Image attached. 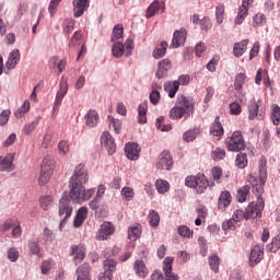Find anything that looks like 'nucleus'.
I'll list each match as a JSON object with an SVG mask.
<instances>
[{"label":"nucleus","mask_w":280,"mask_h":280,"mask_svg":"<svg viewBox=\"0 0 280 280\" xmlns=\"http://www.w3.org/2000/svg\"><path fill=\"white\" fill-rule=\"evenodd\" d=\"M268 178V172L266 170V162H261L259 165V176H255L254 174H249L247 182L252 187V194L256 196L257 200L252 201L245 208V217L246 220H255V218H261V213L264 208L266 207V202L261 195L264 194V185H266V180Z\"/></svg>","instance_id":"nucleus-1"},{"label":"nucleus","mask_w":280,"mask_h":280,"mask_svg":"<svg viewBox=\"0 0 280 280\" xmlns=\"http://www.w3.org/2000/svg\"><path fill=\"white\" fill-rule=\"evenodd\" d=\"M89 183V172L84 164H79L73 175L70 178L69 187H70V200L74 205H82V202H86L91 200L93 196H95V188L86 189L84 185Z\"/></svg>","instance_id":"nucleus-2"},{"label":"nucleus","mask_w":280,"mask_h":280,"mask_svg":"<svg viewBox=\"0 0 280 280\" xmlns=\"http://www.w3.org/2000/svg\"><path fill=\"white\" fill-rule=\"evenodd\" d=\"M196 102L192 98L178 94L174 107L171 108L168 117L173 120L189 119L194 115Z\"/></svg>","instance_id":"nucleus-3"},{"label":"nucleus","mask_w":280,"mask_h":280,"mask_svg":"<svg viewBox=\"0 0 280 280\" xmlns=\"http://www.w3.org/2000/svg\"><path fill=\"white\" fill-rule=\"evenodd\" d=\"M225 148L229 152H242V150H246V141L242 131L236 130L230 137H226Z\"/></svg>","instance_id":"nucleus-4"},{"label":"nucleus","mask_w":280,"mask_h":280,"mask_svg":"<svg viewBox=\"0 0 280 280\" xmlns=\"http://www.w3.org/2000/svg\"><path fill=\"white\" fill-rule=\"evenodd\" d=\"M56 167V161L50 158H45L42 162V168L38 177V185L45 187L49 180H51V176L54 174V170Z\"/></svg>","instance_id":"nucleus-5"},{"label":"nucleus","mask_w":280,"mask_h":280,"mask_svg":"<svg viewBox=\"0 0 280 280\" xmlns=\"http://www.w3.org/2000/svg\"><path fill=\"white\" fill-rule=\"evenodd\" d=\"M185 185L192 189H197L198 194H205V191H207V187H209V180L207 179V176L199 174L197 176L186 177Z\"/></svg>","instance_id":"nucleus-6"},{"label":"nucleus","mask_w":280,"mask_h":280,"mask_svg":"<svg viewBox=\"0 0 280 280\" xmlns=\"http://www.w3.org/2000/svg\"><path fill=\"white\" fill-rule=\"evenodd\" d=\"M73 213V207H71V195L65 194L59 201V215L62 218L60 225L65 224L69 217Z\"/></svg>","instance_id":"nucleus-7"},{"label":"nucleus","mask_w":280,"mask_h":280,"mask_svg":"<svg viewBox=\"0 0 280 280\" xmlns=\"http://www.w3.org/2000/svg\"><path fill=\"white\" fill-rule=\"evenodd\" d=\"M135 45V42L132 39H127L124 44L117 42L112 47V54L115 56V58H121V56H132V47Z\"/></svg>","instance_id":"nucleus-8"},{"label":"nucleus","mask_w":280,"mask_h":280,"mask_svg":"<svg viewBox=\"0 0 280 280\" xmlns=\"http://www.w3.org/2000/svg\"><path fill=\"white\" fill-rule=\"evenodd\" d=\"M59 91L56 94V100L52 107V115H58V112L60 110V106L62 105V100H65V95H67L69 91V84L67 81L61 80L59 83Z\"/></svg>","instance_id":"nucleus-9"},{"label":"nucleus","mask_w":280,"mask_h":280,"mask_svg":"<svg viewBox=\"0 0 280 280\" xmlns=\"http://www.w3.org/2000/svg\"><path fill=\"white\" fill-rule=\"evenodd\" d=\"M261 100L256 101L255 98L249 101L248 105V119H262L264 118V106Z\"/></svg>","instance_id":"nucleus-10"},{"label":"nucleus","mask_w":280,"mask_h":280,"mask_svg":"<svg viewBox=\"0 0 280 280\" xmlns=\"http://www.w3.org/2000/svg\"><path fill=\"white\" fill-rule=\"evenodd\" d=\"M104 272L100 273L98 280H113V272L117 270V262L113 258H107L103 261Z\"/></svg>","instance_id":"nucleus-11"},{"label":"nucleus","mask_w":280,"mask_h":280,"mask_svg":"<svg viewBox=\"0 0 280 280\" xmlns=\"http://www.w3.org/2000/svg\"><path fill=\"white\" fill-rule=\"evenodd\" d=\"M174 165V160L172 159V153L170 151H163L159 154L158 160L155 162V166L158 170H172Z\"/></svg>","instance_id":"nucleus-12"},{"label":"nucleus","mask_w":280,"mask_h":280,"mask_svg":"<svg viewBox=\"0 0 280 280\" xmlns=\"http://www.w3.org/2000/svg\"><path fill=\"white\" fill-rule=\"evenodd\" d=\"M70 255L75 266H79L81 261H84V257H86V247L83 245H72L70 247Z\"/></svg>","instance_id":"nucleus-13"},{"label":"nucleus","mask_w":280,"mask_h":280,"mask_svg":"<svg viewBox=\"0 0 280 280\" xmlns=\"http://www.w3.org/2000/svg\"><path fill=\"white\" fill-rule=\"evenodd\" d=\"M114 233L115 226L113 225V223L104 222L98 230L96 240H98V242H104V240H108V237H110V235H113Z\"/></svg>","instance_id":"nucleus-14"},{"label":"nucleus","mask_w":280,"mask_h":280,"mask_svg":"<svg viewBox=\"0 0 280 280\" xmlns=\"http://www.w3.org/2000/svg\"><path fill=\"white\" fill-rule=\"evenodd\" d=\"M101 143L104 145V148H106L108 154H115V152H117V144L115 143V139H113L110 132H103Z\"/></svg>","instance_id":"nucleus-15"},{"label":"nucleus","mask_w":280,"mask_h":280,"mask_svg":"<svg viewBox=\"0 0 280 280\" xmlns=\"http://www.w3.org/2000/svg\"><path fill=\"white\" fill-rule=\"evenodd\" d=\"M264 259V246L255 245L249 255V266L255 268Z\"/></svg>","instance_id":"nucleus-16"},{"label":"nucleus","mask_w":280,"mask_h":280,"mask_svg":"<svg viewBox=\"0 0 280 280\" xmlns=\"http://www.w3.org/2000/svg\"><path fill=\"white\" fill-rule=\"evenodd\" d=\"M140 152L141 148L135 142H128L125 147V154L130 161H137Z\"/></svg>","instance_id":"nucleus-17"},{"label":"nucleus","mask_w":280,"mask_h":280,"mask_svg":"<svg viewBox=\"0 0 280 280\" xmlns=\"http://www.w3.org/2000/svg\"><path fill=\"white\" fill-rule=\"evenodd\" d=\"M185 40H187V30L180 28L179 31L174 32L171 46L174 49H178L180 45H185Z\"/></svg>","instance_id":"nucleus-18"},{"label":"nucleus","mask_w":280,"mask_h":280,"mask_svg":"<svg viewBox=\"0 0 280 280\" xmlns=\"http://www.w3.org/2000/svg\"><path fill=\"white\" fill-rule=\"evenodd\" d=\"M74 18L80 19L84 14L85 10H89V0H74L72 2Z\"/></svg>","instance_id":"nucleus-19"},{"label":"nucleus","mask_w":280,"mask_h":280,"mask_svg":"<svg viewBox=\"0 0 280 280\" xmlns=\"http://www.w3.org/2000/svg\"><path fill=\"white\" fill-rule=\"evenodd\" d=\"M159 12H161V14L165 12V3L155 0L147 9V19H152V16L159 14Z\"/></svg>","instance_id":"nucleus-20"},{"label":"nucleus","mask_w":280,"mask_h":280,"mask_svg":"<svg viewBox=\"0 0 280 280\" xmlns=\"http://www.w3.org/2000/svg\"><path fill=\"white\" fill-rule=\"evenodd\" d=\"M14 171V158L12 155L1 156L0 155V172H12Z\"/></svg>","instance_id":"nucleus-21"},{"label":"nucleus","mask_w":280,"mask_h":280,"mask_svg":"<svg viewBox=\"0 0 280 280\" xmlns=\"http://www.w3.org/2000/svg\"><path fill=\"white\" fill-rule=\"evenodd\" d=\"M179 89L180 83L178 81H166L164 83V91L168 94V97H171V100H174V97H176V93H178Z\"/></svg>","instance_id":"nucleus-22"},{"label":"nucleus","mask_w":280,"mask_h":280,"mask_svg":"<svg viewBox=\"0 0 280 280\" xmlns=\"http://www.w3.org/2000/svg\"><path fill=\"white\" fill-rule=\"evenodd\" d=\"M249 43L250 40L248 39H243L238 43H235L233 46V56H235V58H241V56H244V54H246V49H248Z\"/></svg>","instance_id":"nucleus-23"},{"label":"nucleus","mask_w":280,"mask_h":280,"mask_svg":"<svg viewBox=\"0 0 280 280\" xmlns=\"http://www.w3.org/2000/svg\"><path fill=\"white\" fill-rule=\"evenodd\" d=\"M77 280H91V265L84 262L77 269Z\"/></svg>","instance_id":"nucleus-24"},{"label":"nucleus","mask_w":280,"mask_h":280,"mask_svg":"<svg viewBox=\"0 0 280 280\" xmlns=\"http://www.w3.org/2000/svg\"><path fill=\"white\" fill-rule=\"evenodd\" d=\"M133 270L137 277H140L141 279H145V277L150 275V271L148 270V267L143 260H136L133 262Z\"/></svg>","instance_id":"nucleus-25"},{"label":"nucleus","mask_w":280,"mask_h":280,"mask_svg":"<svg viewBox=\"0 0 280 280\" xmlns=\"http://www.w3.org/2000/svg\"><path fill=\"white\" fill-rule=\"evenodd\" d=\"M20 61H21V52L19 51V49L12 50L5 63L7 69H15L16 65H19Z\"/></svg>","instance_id":"nucleus-26"},{"label":"nucleus","mask_w":280,"mask_h":280,"mask_svg":"<svg viewBox=\"0 0 280 280\" xmlns=\"http://www.w3.org/2000/svg\"><path fill=\"white\" fill-rule=\"evenodd\" d=\"M85 126L89 128H95L100 121V114L97 112L90 109L85 115Z\"/></svg>","instance_id":"nucleus-27"},{"label":"nucleus","mask_w":280,"mask_h":280,"mask_svg":"<svg viewBox=\"0 0 280 280\" xmlns=\"http://www.w3.org/2000/svg\"><path fill=\"white\" fill-rule=\"evenodd\" d=\"M172 264H174L173 257H166L164 259V272L166 280H178V276L172 272Z\"/></svg>","instance_id":"nucleus-28"},{"label":"nucleus","mask_w":280,"mask_h":280,"mask_svg":"<svg viewBox=\"0 0 280 280\" xmlns=\"http://www.w3.org/2000/svg\"><path fill=\"white\" fill-rule=\"evenodd\" d=\"M231 200H233L231 192H229L228 190L221 192L218 201V208L221 211H224V209H226V207L231 205Z\"/></svg>","instance_id":"nucleus-29"},{"label":"nucleus","mask_w":280,"mask_h":280,"mask_svg":"<svg viewBox=\"0 0 280 280\" xmlns=\"http://www.w3.org/2000/svg\"><path fill=\"white\" fill-rule=\"evenodd\" d=\"M211 135L212 137H217L218 141H220V139H222V137L224 136V127L222 126V122H220V117H217L214 119L211 129Z\"/></svg>","instance_id":"nucleus-30"},{"label":"nucleus","mask_w":280,"mask_h":280,"mask_svg":"<svg viewBox=\"0 0 280 280\" xmlns=\"http://www.w3.org/2000/svg\"><path fill=\"white\" fill-rule=\"evenodd\" d=\"M141 233H142L141 224L139 223L133 224L128 229V240H130V242H137L139 237H141Z\"/></svg>","instance_id":"nucleus-31"},{"label":"nucleus","mask_w":280,"mask_h":280,"mask_svg":"<svg viewBox=\"0 0 280 280\" xmlns=\"http://www.w3.org/2000/svg\"><path fill=\"white\" fill-rule=\"evenodd\" d=\"M249 9H250L249 7H245L244 4H241L238 7V12L235 18V25H242V23H244L246 16H248Z\"/></svg>","instance_id":"nucleus-32"},{"label":"nucleus","mask_w":280,"mask_h":280,"mask_svg":"<svg viewBox=\"0 0 280 280\" xmlns=\"http://www.w3.org/2000/svg\"><path fill=\"white\" fill-rule=\"evenodd\" d=\"M89 207L92 211H104L106 203L102 201L101 197H94L93 200L89 202Z\"/></svg>","instance_id":"nucleus-33"},{"label":"nucleus","mask_w":280,"mask_h":280,"mask_svg":"<svg viewBox=\"0 0 280 280\" xmlns=\"http://www.w3.org/2000/svg\"><path fill=\"white\" fill-rule=\"evenodd\" d=\"M148 102H144L138 107V119L140 124H147L148 121Z\"/></svg>","instance_id":"nucleus-34"},{"label":"nucleus","mask_w":280,"mask_h":280,"mask_svg":"<svg viewBox=\"0 0 280 280\" xmlns=\"http://www.w3.org/2000/svg\"><path fill=\"white\" fill-rule=\"evenodd\" d=\"M167 42H162L160 45H158L153 50V58H156L158 60L163 58V56L167 54Z\"/></svg>","instance_id":"nucleus-35"},{"label":"nucleus","mask_w":280,"mask_h":280,"mask_svg":"<svg viewBox=\"0 0 280 280\" xmlns=\"http://www.w3.org/2000/svg\"><path fill=\"white\" fill-rule=\"evenodd\" d=\"M248 194H250V186L245 185L237 189L236 200L238 202H246V198H248Z\"/></svg>","instance_id":"nucleus-36"},{"label":"nucleus","mask_w":280,"mask_h":280,"mask_svg":"<svg viewBox=\"0 0 280 280\" xmlns=\"http://www.w3.org/2000/svg\"><path fill=\"white\" fill-rule=\"evenodd\" d=\"M198 135H200V128L196 127V128H194V129L187 130V131L183 135V139H184V141H186L187 143H190V141H196V138L198 137Z\"/></svg>","instance_id":"nucleus-37"},{"label":"nucleus","mask_w":280,"mask_h":280,"mask_svg":"<svg viewBox=\"0 0 280 280\" xmlns=\"http://www.w3.org/2000/svg\"><path fill=\"white\" fill-rule=\"evenodd\" d=\"M197 213H198V218L195 220V224L196 226H200V224H202L205 222V220H207V208L201 206V207H198L196 209Z\"/></svg>","instance_id":"nucleus-38"},{"label":"nucleus","mask_w":280,"mask_h":280,"mask_svg":"<svg viewBox=\"0 0 280 280\" xmlns=\"http://www.w3.org/2000/svg\"><path fill=\"white\" fill-rule=\"evenodd\" d=\"M245 82H246V74L237 73L234 80L235 91H237L238 93H242V88L244 86Z\"/></svg>","instance_id":"nucleus-39"},{"label":"nucleus","mask_w":280,"mask_h":280,"mask_svg":"<svg viewBox=\"0 0 280 280\" xmlns=\"http://www.w3.org/2000/svg\"><path fill=\"white\" fill-rule=\"evenodd\" d=\"M155 189L159 194H167L170 191V183L164 179H158L155 182Z\"/></svg>","instance_id":"nucleus-40"},{"label":"nucleus","mask_w":280,"mask_h":280,"mask_svg":"<svg viewBox=\"0 0 280 280\" xmlns=\"http://www.w3.org/2000/svg\"><path fill=\"white\" fill-rule=\"evenodd\" d=\"M235 165L240 170H244V167H246V165H248V158H247L246 153L241 152L236 155Z\"/></svg>","instance_id":"nucleus-41"},{"label":"nucleus","mask_w":280,"mask_h":280,"mask_svg":"<svg viewBox=\"0 0 280 280\" xmlns=\"http://www.w3.org/2000/svg\"><path fill=\"white\" fill-rule=\"evenodd\" d=\"M124 36V25L117 24L113 28L112 33V43H115V40H119V38H122Z\"/></svg>","instance_id":"nucleus-42"},{"label":"nucleus","mask_w":280,"mask_h":280,"mask_svg":"<svg viewBox=\"0 0 280 280\" xmlns=\"http://www.w3.org/2000/svg\"><path fill=\"white\" fill-rule=\"evenodd\" d=\"M271 120L273 126H279L280 124V107L277 104L271 106Z\"/></svg>","instance_id":"nucleus-43"},{"label":"nucleus","mask_w":280,"mask_h":280,"mask_svg":"<svg viewBox=\"0 0 280 280\" xmlns=\"http://www.w3.org/2000/svg\"><path fill=\"white\" fill-rule=\"evenodd\" d=\"M74 26H75V22L72 19H66L62 23L63 34L69 36V34L73 32Z\"/></svg>","instance_id":"nucleus-44"},{"label":"nucleus","mask_w":280,"mask_h":280,"mask_svg":"<svg viewBox=\"0 0 280 280\" xmlns=\"http://www.w3.org/2000/svg\"><path fill=\"white\" fill-rule=\"evenodd\" d=\"M160 222H161V217L159 215V212H156L154 210H150L149 211L150 226H153L155 229V226H159Z\"/></svg>","instance_id":"nucleus-45"},{"label":"nucleus","mask_w":280,"mask_h":280,"mask_svg":"<svg viewBox=\"0 0 280 280\" xmlns=\"http://www.w3.org/2000/svg\"><path fill=\"white\" fill-rule=\"evenodd\" d=\"M212 159L213 161H224V159H226V150L217 148L214 151H212Z\"/></svg>","instance_id":"nucleus-46"},{"label":"nucleus","mask_w":280,"mask_h":280,"mask_svg":"<svg viewBox=\"0 0 280 280\" xmlns=\"http://www.w3.org/2000/svg\"><path fill=\"white\" fill-rule=\"evenodd\" d=\"M178 234L182 235V237H187L190 240V237H194V231L189 229L187 225H180L177 228Z\"/></svg>","instance_id":"nucleus-47"},{"label":"nucleus","mask_w":280,"mask_h":280,"mask_svg":"<svg viewBox=\"0 0 280 280\" xmlns=\"http://www.w3.org/2000/svg\"><path fill=\"white\" fill-rule=\"evenodd\" d=\"M28 255H40V246L37 241L32 240L28 242Z\"/></svg>","instance_id":"nucleus-48"},{"label":"nucleus","mask_w":280,"mask_h":280,"mask_svg":"<svg viewBox=\"0 0 280 280\" xmlns=\"http://www.w3.org/2000/svg\"><path fill=\"white\" fill-rule=\"evenodd\" d=\"M51 202H54L51 196L42 197L39 199L40 207L44 211H49V209H51Z\"/></svg>","instance_id":"nucleus-49"},{"label":"nucleus","mask_w":280,"mask_h":280,"mask_svg":"<svg viewBox=\"0 0 280 280\" xmlns=\"http://www.w3.org/2000/svg\"><path fill=\"white\" fill-rule=\"evenodd\" d=\"M37 127H38V120H33L32 122L24 125L23 132L24 135L30 136L32 135V132L36 130Z\"/></svg>","instance_id":"nucleus-50"},{"label":"nucleus","mask_w":280,"mask_h":280,"mask_svg":"<svg viewBox=\"0 0 280 280\" xmlns=\"http://www.w3.org/2000/svg\"><path fill=\"white\" fill-rule=\"evenodd\" d=\"M121 196L124 198V200L130 201L135 198V189L130 188V187H124L121 189Z\"/></svg>","instance_id":"nucleus-51"},{"label":"nucleus","mask_w":280,"mask_h":280,"mask_svg":"<svg viewBox=\"0 0 280 280\" xmlns=\"http://www.w3.org/2000/svg\"><path fill=\"white\" fill-rule=\"evenodd\" d=\"M267 248H269L271 253H277V250L280 249V234L272 238L271 245H267Z\"/></svg>","instance_id":"nucleus-52"},{"label":"nucleus","mask_w":280,"mask_h":280,"mask_svg":"<svg viewBox=\"0 0 280 280\" xmlns=\"http://www.w3.org/2000/svg\"><path fill=\"white\" fill-rule=\"evenodd\" d=\"M237 225V222L231 218L230 220H226L222 223L223 231H235V226Z\"/></svg>","instance_id":"nucleus-53"},{"label":"nucleus","mask_w":280,"mask_h":280,"mask_svg":"<svg viewBox=\"0 0 280 280\" xmlns=\"http://www.w3.org/2000/svg\"><path fill=\"white\" fill-rule=\"evenodd\" d=\"M215 20H217V23H223L224 22V4H219L217 7Z\"/></svg>","instance_id":"nucleus-54"},{"label":"nucleus","mask_w":280,"mask_h":280,"mask_svg":"<svg viewBox=\"0 0 280 280\" xmlns=\"http://www.w3.org/2000/svg\"><path fill=\"white\" fill-rule=\"evenodd\" d=\"M10 115H12V112L10 109H4L0 114V126H5L8 121H10Z\"/></svg>","instance_id":"nucleus-55"},{"label":"nucleus","mask_w":280,"mask_h":280,"mask_svg":"<svg viewBox=\"0 0 280 280\" xmlns=\"http://www.w3.org/2000/svg\"><path fill=\"white\" fill-rule=\"evenodd\" d=\"M259 47H261L259 42H255L253 44V47L249 50V60H253V58H257V56H259Z\"/></svg>","instance_id":"nucleus-56"},{"label":"nucleus","mask_w":280,"mask_h":280,"mask_svg":"<svg viewBox=\"0 0 280 280\" xmlns=\"http://www.w3.org/2000/svg\"><path fill=\"white\" fill-rule=\"evenodd\" d=\"M232 218L236 223L242 222V220H246V210H236Z\"/></svg>","instance_id":"nucleus-57"},{"label":"nucleus","mask_w":280,"mask_h":280,"mask_svg":"<svg viewBox=\"0 0 280 280\" xmlns=\"http://www.w3.org/2000/svg\"><path fill=\"white\" fill-rule=\"evenodd\" d=\"M150 102L151 104H153L154 106H156V104H159L160 100H161V93L159 92V90H153L150 93Z\"/></svg>","instance_id":"nucleus-58"},{"label":"nucleus","mask_w":280,"mask_h":280,"mask_svg":"<svg viewBox=\"0 0 280 280\" xmlns=\"http://www.w3.org/2000/svg\"><path fill=\"white\" fill-rule=\"evenodd\" d=\"M8 259L9 261H18L19 260V250L14 247L9 248L8 250Z\"/></svg>","instance_id":"nucleus-59"},{"label":"nucleus","mask_w":280,"mask_h":280,"mask_svg":"<svg viewBox=\"0 0 280 280\" xmlns=\"http://www.w3.org/2000/svg\"><path fill=\"white\" fill-rule=\"evenodd\" d=\"M42 275H49L51 270V259L44 260L40 265Z\"/></svg>","instance_id":"nucleus-60"},{"label":"nucleus","mask_w":280,"mask_h":280,"mask_svg":"<svg viewBox=\"0 0 280 280\" xmlns=\"http://www.w3.org/2000/svg\"><path fill=\"white\" fill-rule=\"evenodd\" d=\"M230 113L231 115H240L242 113V105L240 103H231L230 104Z\"/></svg>","instance_id":"nucleus-61"},{"label":"nucleus","mask_w":280,"mask_h":280,"mask_svg":"<svg viewBox=\"0 0 280 280\" xmlns=\"http://www.w3.org/2000/svg\"><path fill=\"white\" fill-rule=\"evenodd\" d=\"M254 25H264L266 23V15L264 13H257L253 19Z\"/></svg>","instance_id":"nucleus-62"},{"label":"nucleus","mask_w":280,"mask_h":280,"mask_svg":"<svg viewBox=\"0 0 280 280\" xmlns=\"http://www.w3.org/2000/svg\"><path fill=\"white\" fill-rule=\"evenodd\" d=\"M211 266H212V270L214 271V272H219V270H220V257H218V255H212V257H211Z\"/></svg>","instance_id":"nucleus-63"},{"label":"nucleus","mask_w":280,"mask_h":280,"mask_svg":"<svg viewBox=\"0 0 280 280\" xmlns=\"http://www.w3.org/2000/svg\"><path fill=\"white\" fill-rule=\"evenodd\" d=\"M212 176L213 179L217 180V183H220V179L222 178V168L214 166L212 168Z\"/></svg>","instance_id":"nucleus-64"}]
</instances>
